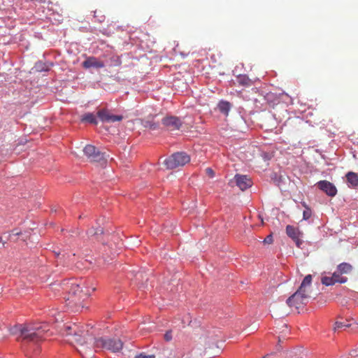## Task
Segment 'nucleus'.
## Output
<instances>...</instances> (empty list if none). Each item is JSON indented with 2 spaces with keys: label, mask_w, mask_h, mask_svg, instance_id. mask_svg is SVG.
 Instances as JSON below:
<instances>
[{
  "label": "nucleus",
  "mask_w": 358,
  "mask_h": 358,
  "mask_svg": "<svg viewBox=\"0 0 358 358\" xmlns=\"http://www.w3.org/2000/svg\"><path fill=\"white\" fill-rule=\"evenodd\" d=\"M286 233L287 235L295 242L296 246L301 248L303 244V241L300 238L302 234L299 229L292 225H287L286 227Z\"/></svg>",
  "instance_id": "9b49d317"
},
{
  "label": "nucleus",
  "mask_w": 358,
  "mask_h": 358,
  "mask_svg": "<svg viewBox=\"0 0 358 358\" xmlns=\"http://www.w3.org/2000/svg\"><path fill=\"white\" fill-rule=\"evenodd\" d=\"M87 234L89 236H98V231H95V229L94 227L90 229L88 231H87Z\"/></svg>",
  "instance_id": "c85d7f7f"
},
{
  "label": "nucleus",
  "mask_w": 358,
  "mask_h": 358,
  "mask_svg": "<svg viewBox=\"0 0 358 358\" xmlns=\"http://www.w3.org/2000/svg\"><path fill=\"white\" fill-rule=\"evenodd\" d=\"M262 358H264V357H262Z\"/></svg>",
  "instance_id": "f704fd0d"
},
{
  "label": "nucleus",
  "mask_w": 358,
  "mask_h": 358,
  "mask_svg": "<svg viewBox=\"0 0 358 358\" xmlns=\"http://www.w3.org/2000/svg\"><path fill=\"white\" fill-rule=\"evenodd\" d=\"M312 282V275H307L303 280L300 287L299 289L303 290V291H307L306 287H309L311 285Z\"/></svg>",
  "instance_id": "aec40b11"
},
{
  "label": "nucleus",
  "mask_w": 358,
  "mask_h": 358,
  "mask_svg": "<svg viewBox=\"0 0 358 358\" xmlns=\"http://www.w3.org/2000/svg\"><path fill=\"white\" fill-rule=\"evenodd\" d=\"M337 269L341 274L348 273L352 271V266L348 263L343 262L338 266Z\"/></svg>",
  "instance_id": "6ab92c4d"
},
{
  "label": "nucleus",
  "mask_w": 358,
  "mask_h": 358,
  "mask_svg": "<svg viewBox=\"0 0 358 358\" xmlns=\"http://www.w3.org/2000/svg\"><path fill=\"white\" fill-rule=\"evenodd\" d=\"M238 82L242 85H248L250 80L246 76H240L238 77Z\"/></svg>",
  "instance_id": "b1692460"
},
{
  "label": "nucleus",
  "mask_w": 358,
  "mask_h": 358,
  "mask_svg": "<svg viewBox=\"0 0 358 358\" xmlns=\"http://www.w3.org/2000/svg\"><path fill=\"white\" fill-rule=\"evenodd\" d=\"M136 358H155V355H146L143 353L136 356Z\"/></svg>",
  "instance_id": "7c9ffc66"
},
{
  "label": "nucleus",
  "mask_w": 358,
  "mask_h": 358,
  "mask_svg": "<svg viewBox=\"0 0 358 358\" xmlns=\"http://www.w3.org/2000/svg\"><path fill=\"white\" fill-rule=\"evenodd\" d=\"M206 173L210 178H213L215 176V172L211 168L206 169Z\"/></svg>",
  "instance_id": "bb28decb"
},
{
  "label": "nucleus",
  "mask_w": 358,
  "mask_h": 358,
  "mask_svg": "<svg viewBox=\"0 0 358 358\" xmlns=\"http://www.w3.org/2000/svg\"><path fill=\"white\" fill-rule=\"evenodd\" d=\"M316 185L320 190L325 192L329 196L333 197L337 194L336 186L329 181L320 180L317 182Z\"/></svg>",
  "instance_id": "9d476101"
},
{
  "label": "nucleus",
  "mask_w": 358,
  "mask_h": 358,
  "mask_svg": "<svg viewBox=\"0 0 358 358\" xmlns=\"http://www.w3.org/2000/svg\"><path fill=\"white\" fill-rule=\"evenodd\" d=\"M351 325L352 324H350L348 320L346 322H336L335 324L334 331L342 328L350 327Z\"/></svg>",
  "instance_id": "4be33fe9"
},
{
  "label": "nucleus",
  "mask_w": 358,
  "mask_h": 358,
  "mask_svg": "<svg viewBox=\"0 0 358 358\" xmlns=\"http://www.w3.org/2000/svg\"><path fill=\"white\" fill-rule=\"evenodd\" d=\"M21 234L20 231H18L17 229H14L12 231L11 234H9V238L11 239L13 236H17Z\"/></svg>",
  "instance_id": "c756f323"
},
{
  "label": "nucleus",
  "mask_w": 358,
  "mask_h": 358,
  "mask_svg": "<svg viewBox=\"0 0 358 358\" xmlns=\"http://www.w3.org/2000/svg\"><path fill=\"white\" fill-rule=\"evenodd\" d=\"M162 124L168 131L179 130L182 125V121L178 117L168 115L162 118Z\"/></svg>",
  "instance_id": "6e6552de"
},
{
  "label": "nucleus",
  "mask_w": 358,
  "mask_h": 358,
  "mask_svg": "<svg viewBox=\"0 0 358 358\" xmlns=\"http://www.w3.org/2000/svg\"><path fill=\"white\" fill-rule=\"evenodd\" d=\"M236 185L242 190L244 191L248 187L252 186L251 180L245 175L236 174L234 177Z\"/></svg>",
  "instance_id": "f8f14e48"
},
{
  "label": "nucleus",
  "mask_w": 358,
  "mask_h": 358,
  "mask_svg": "<svg viewBox=\"0 0 358 358\" xmlns=\"http://www.w3.org/2000/svg\"><path fill=\"white\" fill-rule=\"evenodd\" d=\"M64 289L68 291V296L66 301L68 302L69 306H77L83 300V296H87L89 295L87 292L83 294V290L80 289V285L74 281L68 280L63 284Z\"/></svg>",
  "instance_id": "f03ea898"
},
{
  "label": "nucleus",
  "mask_w": 358,
  "mask_h": 358,
  "mask_svg": "<svg viewBox=\"0 0 358 358\" xmlns=\"http://www.w3.org/2000/svg\"><path fill=\"white\" fill-rule=\"evenodd\" d=\"M83 152L85 155L91 161L101 162L106 160V157L109 156L104 152H101L99 149L92 145H87Z\"/></svg>",
  "instance_id": "39448f33"
},
{
  "label": "nucleus",
  "mask_w": 358,
  "mask_h": 358,
  "mask_svg": "<svg viewBox=\"0 0 358 358\" xmlns=\"http://www.w3.org/2000/svg\"><path fill=\"white\" fill-rule=\"evenodd\" d=\"M0 241H2V237H0Z\"/></svg>",
  "instance_id": "72a5a7b5"
},
{
  "label": "nucleus",
  "mask_w": 358,
  "mask_h": 358,
  "mask_svg": "<svg viewBox=\"0 0 358 358\" xmlns=\"http://www.w3.org/2000/svg\"><path fill=\"white\" fill-rule=\"evenodd\" d=\"M308 297L309 296L307 291H303L298 289L287 299L286 303L288 306L295 307L298 309L301 305L306 303V301Z\"/></svg>",
  "instance_id": "423d86ee"
},
{
  "label": "nucleus",
  "mask_w": 358,
  "mask_h": 358,
  "mask_svg": "<svg viewBox=\"0 0 358 358\" xmlns=\"http://www.w3.org/2000/svg\"><path fill=\"white\" fill-rule=\"evenodd\" d=\"M273 239L271 234L268 235L264 240V243L271 244L272 243Z\"/></svg>",
  "instance_id": "cd10ccee"
},
{
  "label": "nucleus",
  "mask_w": 358,
  "mask_h": 358,
  "mask_svg": "<svg viewBox=\"0 0 358 358\" xmlns=\"http://www.w3.org/2000/svg\"><path fill=\"white\" fill-rule=\"evenodd\" d=\"M64 334H65L66 336L72 337L71 339H69V341L71 343L76 342V343L83 345L85 342V338L82 335L83 331H78L76 324H73V327L65 326Z\"/></svg>",
  "instance_id": "0eeeda50"
},
{
  "label": "nucleus",
  "mask_w": 358,
  "mask_h": 358,
  "mask_svg": "<svg viewBox=\"0 0 358 358\" xmlns=\"http://www.w3.org/2000/svg\"><path fill=\"white\" fill-rule=\"evenodd\" d=\"M83 122H89L93 124H97V120L96 116L92 113H87L84 114L81 118Z\"/></svg>",
  "instance_id": "a211bd4d"
},
{
  "label": "nucleus",
  "mask_w": 358,
  "mask_h": 358,
  "mask_svg": "<svg viewBox=\"0 0 358 358\" xmlns=\"http://www.w3.org/2000/svg\"><path fill=\"white\" fill-rule=\"evenodd\" d=\"M95 231H98V235H101L103 233V230L101 227H99L95 229Z\"/></svg>",
  "instance_id": "2f4dec72"
},
{
  "label": "nucleus",
  "mask_w": 358,
  "mask_h": 358,
  "mask_svg": "<svg viewBox=\"0 0 358 358\" xmlns=\"http://www.w3.org/2000/svg\"><path fill=\"white\" fill-rule=\"evenodd\" d=\"M322 283L326 286H330V285H333L335 284V282H334V280L332 278V276L331 277H329V276H324L322 278Z\"/></svg>",
  "instance_id": "5701e85b"
},
{
  "label": "nucleus",
  "mask_w": 358,
  "mask_h": 358,
  "mask_svg": "<svg viewBox=\"0 0 358 358\" xmlns=\"http://www.w3.org/2000/svg\"><path fill=\"white\" fill-rule=\"evenodd\" d=\"M348 182L351 187H355L358 185V175L354 172H349L346 174Z\"/></svg>",
  "instance_id": "f3484780"
},
{
  "label": "nucleus",
  "mask_w": 358,
  "mask_h": 358,
  "mask_svg": "<svg viewBox=\"0 0 358 358\" xmlns=\"http://www.w3.org/2000/svg\"><path fill=\"white\" fill-rule=\"evenodd\" d=\"M190 161L189 156L184 152L173 153L171 156L164 160V164L167 169H173L182 166Z\"/></svg>",
  "instance_id": "20e7f679"
},
{
  "label": "nucleus",
  "mask_w": 358,
  "mask_h": 358,
  "mask_svg": "<svg viewBox=\"0 0 358 358\" xmlns=\"http://www.w3.org/2000/svg\"><path fill=\"white\" fill-rule=\"evenodd\" d=\"M83 66L85 69H101L105 66V64L94 57H90L83 62Z\"/></svg>",
  "instance_id": "ddd939ff"
},
{
  "label": "nucleus",
  "mask_w": 358,
  "mask_h": 358,
  "mask_svg": "<svg viewBox=\"0 0 358 358\" xmlns=\"http://www.w3.org/2000/svg\"><path fill=\"white\" fill-rule=\"evenodd\" d=\"M231 106L232 105L230 102L224 100L220 101L217 104V108L219 111L225 116H228Z\"/></svg>",
  "instance_id": "4468645a"
},
{
  "label": "nucleus",
  "mask_w": 358,
  "mask_h": 358,
  "mask_svg": "<svg viewBox=\"0 0 358 358\" xmlns=\"http://www.w3.org/2000/svg\"><path fill=\"white\" fill-rule=\"evenodd\" d=\"M46 324L41 325L35 323L16 324L9 331L13 335H18L17 339L29 342L38 343L41 341L45 333L49 331Z\"/></svg>",
  "instance_id": "f257e3e1"
},
{
  "label": "nucleus",
  "mask_w": 358,
  "mask_h": 358,
  "mask_svg": "<svg viewBox=\"0 0 358 358\" xmlns=\"http://www.w3.org/2000/svg\"><path fill=\"white\" fill-rule=\"evenodd\" d=\"M164 339L166 341H170L172 340V331H168L166 332V334H164Z\"/></svg>",
  "instance_id": "a878e982"
},
{
  "label": "nucleus",
  "mask_w": 358,
  "mask_h": 358,
  "mask_svg": "<svg viewBox=\"0 0 358 358\" xmlns=\"http://www.w3.org/2000/svg\"><path fill=\"white\" fill-rule=\"evenodd\" d=\"M141 124L145 128H148L151 130H157L159 128V124L155 122L152 119H144L141 120Z\"/></svg>",
  "instance_id": "dca6fc26"
},
{
  "label": "nucleus",
  "mask_w": 358,
  "mask_h": 358,
  "mask_svg": "<svg viewBox=\"0 0 358 358\" xmlns=\"http://www.w3.org/2000/svg\"><path fill=\"white\" fill-rule=\"evenodd\" d=\"M135 275H136V278H137V279H138V275H139L140 277H142V273H140V272H137V273L135 274Z\"/></svg>",
  "instance_id": "473e14b6"
},
{
  "label": "nucleus",
  "mask_w": 358,
  "mask_h": 358,
  "mask_svg": "<svg viewBox=\"0 0 358 358\" xmlns=\"http://www.w3.org/2000/svg\"><path fill=\"white\" fill-rule=\"evenodd\" d=\"M52 65L53 64L52 62L45 63V62H43L41 61H38L35 64L34 69H35L36 71H38V72L48 71L50 70V68Z\"/></svg>",
  "instance_id": "2eb2a0df"
},
{
  "label": "nucleus",
  "mask_w": 358,
  "mask_h": 358,
  "mask_svg": "<svg viewBox=\"0 0 358 358\" xmlns=\"http://www.w3.org/2000/svg\"><path fill=\"white\" fill-rule=\"evenodd\" d=\"M97 116L103 122L113 123L122 120V115H113L107 109H100L97 112Z\"/></svg>",
  "instance_id": "1a4fd4ad"
},
{
  "label": "nucleus",
  "mask_w": 358,
  "mask_h": 358,
  "mask_svg": "<svg viewBox=\"0 0 358 358\" xmlns=\"http://www.w3.org/2000/svg\"><path fill=\"white\" fill-rule=\"evenodd\" d=\"M312 215V211L309 208H306L303 213V219L305 220H308Z\"/></svg>",
  "instance_id": "393cba45"
},
{
  "label": "nucleus",
  "mask_w": 358,
  "mask_h": 358,
  "mask_svg": "<svg viewBox=\"0 0 358 358\" xmlns=\"http://www.w3.org/2000/svg\"><path fill=\"white\" fill-rule=\"evenodd\" d=\"M94 348L117 352L122 349V341L117 338L100 337L94 338Z\"/></svg>",
  "instance_id": "7ed1b4c3"
},
{
  "label": "nucleus",
  "mask_w": 358,
  "mask_h": 358,
  "mask_svg": "<svg viewBox=\"0 0 358 358\" xmlns=\"http://www.w3.org/2000/svg\"><path fill=\"white\" fill-rule=\"evenodd\" d=\"M341 273H340L338 271H336L331 275L332 278L334 280V282L335 283L336 282L345 283V282H347V280H348L347 278L341 276Z\"/></svg>",
  "instance_id": "412c9836"
}]
</instances>
